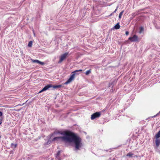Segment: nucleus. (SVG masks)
<instances>
[{"mask_svg": "<svg viewBox=\"0 0 160 160\" xmlns=\"http://www.w3.org/2000/svg\"><path fill=\"white\" fill-rule=\"evenodd\" d=\"M57 133H60L62 135H65V136L70 137L71 139V142H73L76 149L78 150L82 146V140L79 136L76 135L74 133L69 131H66L61 132L58 131Z\"/></svg>", "mask_w": 160, "mask_h": 160, "instance_id": "1", "label": "nucleus"}, {"mask_svg": "<svg viewBox=\"0 0 160 160\" xmlns=\"http://www.w3.org/2000/svg\"><path fill=\"white\" fill-rule=\"evenodd\" d=\"M82 71V69H79L78 70H76L75 71L72 72L71 74L70 75V78L68 79L67 82H65V84H68L70 83L72 81L74 80L75 77V75H78L79 73H77V72H81Z\"/></svg>", "mask_w": 160, "mask_h": 160, "instance_id": "2", "label": "nucleus"}, {"mask_svg": "<svg viewBox=\"0 0 160 160\" xmlns=\"http://www.w3.org/2000/svg\"><path fill=\"white\" fill-rule=\"evenodd\" d=\"M61 140V141L66 142H68L70 143L72 142V139L70 138V137L67 136H62V137H57L54 138L52 140V141H55V140Z\"/></svg>", "mask_w": 160, "mask_h": 160, "instance_id": "3", "label": "nucleus"}, {"mask_svg": "<svg viewBox=\"0 0 160 160\" xmlns=\"http://www.w3.org/2000/svg\"><path fill=\"white\" fill-rule=\"evenodd\" d=\"M61 85H53L52 84H48L47 85L45 86V87L43 88L41 90L39 93H41V92H42L46 91V90H47L49 88H60L61 87Z\"/></svg>", "mask_w": 160, "mask_h": 160, "instance_id": "4", "label": "nucleus"}, {"mask_svg": "<svg viewBox=\"0 0 160 160\" xmlns=\"http://www.w3.org/2000/svg\"><path fill=\"white\" fill-rule=\"evenodd\" d=\"M68 52H66V53L63 54L61 55L60 58L59 60L58 61V63H60L62 62L65 59L68 57Z\"/></svg>", "mask_w": 160, "mask_h": 160, "instance_id": "5", "label": "nucleus"}, {"mask_svg": "<svg viewBox=\"0 0 160 160\" xmlns=\"http://www.w3.org/2000/svg\"><path fill=\"white\" fill-rule=\"evenodd\" d=\"M128 40L131 42H138L140 40H138V38L137 35H134L133 37L128 38Z\"/></svg>", "mask_w": 160, "mask_h": 160, "instance_id": "6", "label": "nucleus"}, {"mask_svg": "<svg viewBox=\"0 0 160 160\" xmlns=\"http://www.w3.org/2000/svg\"><path fill=\"white\" fill-rule=\"evenodd\" d=\"M100 115L101 113L100 112H95L92 115L91 119V120H94L95 118H98V117L100 116Z\"/></svg>", "mask_w": 160, "mask_h": 160, "instance_id": "7", "label": "nucleus"}, {"mask_svg": "<svg viewBox=\"0 0 160 160\" xmlns=\"http://www.w3.org/2000/svg\"><path fill=\"white\" fill-rule=\"evenodd\" d=\"M31 60L32 62L33 63L37 62L39 63V64L43 65L45 64V63L43 62H41V61L38 60H33L32 59H31Z\"/></svg>", "mask_w": 160, "mask_h": 160, "instance_id": "8", "label": "nucleus"}, {"mask_svg": "<svg viewBox=\"0 0 160 160\" xmlns=\"http://www.w3.org/2000/svg\"><path fill=\"white\" fill-rule=\"evenodd\" d=\"M133 154H134L132 153V152H129L126 154V156L129 157H132Z\"/></svg>", "mask_w": 160, "mask_h": 160, "instance_id": "9", "label": "nucleus"}, {"mask_svg": "<svg viewBox=\"0 0 160 160\" xmlns=\"http://www.w3.org/2000/svg\"><path fill=\"white\" fill-rule=\"evenodd\" d=\"M156 145L157 147H158L160 144V141L158 139H156L155 141Z\"/></svg>", "mask_w": 160, "mask_h": 160, "instance_id": "10", "label": "nucleus"}, {"mask_svg": "<svg viewBox=\"0 0 160 160\" xmlns=\"http://www.w3.org/2000/svg\"><path fill=\"white\" fill-rule=\"evenodd\" d=\"M120 28V26L119 25V23H118L117 24L115 25L114 27V28L116 29H119Z\"/></svg>", "mask_w": 160, "mask_h": 160, "instance_id": "11", "label": "nucleus"}, {"mask_svg": "<svg viewBox=\"0 0 160 160\" xmlns=\"http://www.w3.org/2000/svg\"><path fill=\"white\" fill-rule=\"evenodd\" d=\"M144 31V28L143 27H141L139 28V33H141Z\"/></svg>", "mask_w": 160, "mask_h": 160, "instance_id": "12", "label": "nucleus"}, {"mask_svg": "<svg viewBox=\"0 0 160 160\" xmlns=\"http://www.w3.org/2000/svg\"><path fill=\"white\" fill-rule=\"evenodd\" d=\"M91 72V69H89V70H88L87 71H86L85 72V74L86 75H89V74Z\"/></svg>", "mask_w": 160, "mask_h": 160, "instance_id": "13", "label": "nucleus"}, {"mask_svg": "<svg viewBox=\"0 0 160 160\" xmlns=\"http://www.w3.org/2000/svg\"><path fill=\"white\" fill-rule=\"evenodd\" d=\"M156 138H158L160 137V131H159L157 134H156Z\"/></svg>", "mask_w": 160, "mask_h": 160, "instance_id": "14", "label": "nucleus"}, {"mask_svg": "<svg viewBox=\"0 0 160 160\" xmlns=\"http://www.w3.org/2000/svg\"><path fill=\"white\" fill-rule=\"evenodd\" d=\"M123 12L124 11H122V12H120L119 14V18H121L122 16Z\"/></svg>", "mask_w": 160, "mask_h": 160, "instance_id": "15", "label": "nucleus"}, {"mask_svg": "<svg viewBox=\"0 0 160 160\" xmlns=\"http://www.w3.org/2000/svg\"><path fill=\"white\" fill-rule=\"evenodd\" d=\"M32 41H30L28 43V46L29 47H32Z\"/></svg>", "mask_w": 160, "mask_h": 160, "instance_id": "16", "label": "nucleus"}, {"mask_svg": "<svg viewBox=\"0 0 160 160\" xmlns=\"http://www.w3.org/2000/svg\"><path fill=\"white\" fill-rule=\"evenodd\" d=\"M11 146L12 147H13L14 148H16V147H17V145L16 144H14L12 143L11 144Z\"/></svg>", "mask_w": 160, "mask_h": 160, "instance_id": "17", "label": "nucleus"}, {"mask_svg": "<svg viewBox=\"0 0 160 160\" xmlns=\"http://www.w3.org/2000/svg\"><path fill=\"white\" fill-rule=\"evenodd\" d=\"M60 154V151H58L56 154V158H58Z\"/></svg>", "mask_w": 160, "mask_h": 160, "instance_id": "18", "label": "nucleus"}, {"mask_svg": "<svg viewBox=\"0 0 160 160\" xmlns=\"http://www.w3.org/2000/svg\"><path fill=\"white\" fill-rule=\"evenodd\" d=\"M3 113L1 111H0V117H2V116Z\"/></svg>", "mask_w": 160, "mask_h": 160, "instance_id": "19", "label": "nucleus"}, {"mask_svg": "<svg viewBox=\"0 0 160 160\" xmlns=\"http://www.w3.org/2000/svg\"><path fill=\"white\" fill-rule=\"evenodd\" d=\"M129 33V32H128V31H126V32H125V34L126 35H128Z\"/></svg>", "mask_w": 160, "mask_h": 160, "instance_id": "20", "label": "nucleus"}, {"mask_svg": "<svg viewBox=\"0 0 160 160\" xmlns=\"http://www.w3.org/2000/svg\"><path fill=\"white\" fill-rule=\"evenodd\" d=\"M118 7H117V8L115 10V11H114V12H113V13H115V12H116L117 11V9H118Z\"/></svg>", "mask_w": 160, "mask_h": 160, "instance_id": "21", "label": "nucleus"}, {"mask_svg": "<svg viewBox=\"0 0 160 160\" xmlns=\"http://www.w3.org/2000/svg\"><path fill=\"white\" fill-rule=\"evenodd\" d=\"M2 120L0 118V125L2 123Z\"/></svg>", "mask_w": 160, "mask_h": 160, "instance_id": "22", "label": "nucleus"}, {"mask_svg": "<svg viewBox=\"0 0 160 160\" xmlns=\"http://www.w3.org/2000/svg\"><path fill=\"white\" fill-rule=\"evenodd\" d=\"M112 13H111V14H110V16H112Z\"/></svg>", "mask_w": 160, "mask_h": 160, "instance_id": "23", "label": "nucleus"}, {"mask_svg": "<svg viewBox=\"0 0 160 160\" xmlns=\"http://www.w3.org/2000/svg\"><path fill=\"white\" fill-rule=\"evenodd\" d=\"M1 138V136L0 135V138Z\"/></svg>", "mask_w": 160, "mask_h": 160, "instance_id": "24", "label": "nucleus"}, {"mask_svg": "<svg viewBox=\"0 0 160 160\" xmlns=\"http://www.w3.org/2000/svg\"><path fill=\"white\" fill-rule=\"evenodd\" d=\"M159 113H160V111H159Z\"/></svg>", "mask_w": 160, "mask_h": 160, "instance_id": "25", "label": "nucleus"}]
</instances>
